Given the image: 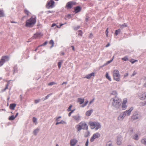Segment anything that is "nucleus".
<instances>
[{
	"instance_id": "1",
	"label": "nucleus",
	"mask_w": 146,
	"mask_h": 146,
	"mask_svg": "<svg viewBox=\"0 0 146 146\" xmlns=\"http://www.w3.org/2000/svg\"><path fill=\"white\" fill-rule=\"evenodd\" d=\"M110 102L112 106L116 109L118 110L121 108V100L120 98L115 96L111 98Z\"/></svg>"
},
{
	"instance_id": "2",
	"label": "nucleus",
	"mask_w": 146,
	"mask_h": 146,
	"mask_svg": "<svg viewBox=\"0 0 146 146\" xmlns=\"http://www.w3.org/2000/svg\"><path fill=\"white\" fill-rule=\"evenodd\" d=\"M133 109V107H131L129 110L122 112L118 116L117 119L119 121H123L126 116H129L131 115V112Z\"/></svg>"
},
{
	"instance_id": "3",
	"label": "nucleus",
	"mask_w": 146,
	"mask_h": 146,
	"mask_svg": "<svg viewBox=\"0 0 146 146\" xmlns=\"http://www.w3.org/2000/svg\"><path fill=\"white\" fill-rule=\"evenodd\" d=\"M36 22V18L35 16H33L29 19L27 20L26 21L25 26L29 27H33Z\"/></svg>"
},
{
	"instance_id": "4",
	"label": "nucleus",
	"mask_w": 146,
	"mask_h": 146,
	"mask_svg": "<svg viewBox=\"0 0 146 146\" xmlns=\"http://www.w3.org/2000/svg\"><path fill=\"white\" fill-rule=\"evenodd\" d=\"M76 127L78 131H80L82 129H87L88 126L84 122L82 121L76 126Z\"/></svg>"
},
{
	"instance_id": "5",
	"label": "nucleus",
	"mask_w": 146,
	"mask_h": 146,
	"mask_svg": "<svg viewBox=\"0 0 146 146\" xmlns=\"http://www.w3.org/2000/svg\"><path fill=\"white\" fill-rule=\"evenodd\" d=\"M113 79L115 80L117 82H119L120 81L121 75L117 70H113Z\"/></svg>"
},
{
	"instance_id": "6",
	"label": "nucleus",
	"mask_w": 146,
	"mask_h": 146,
	"mask_svg": "<svg viewBox=\"0 0 146 146\" xmlns=\"http://www.w3.org/2000/svg\"><path fill=\"white\" fill-rule=\"evenodd\" d=\"M102 125L100 123L97 122H92V129H95L96 130L98 129H101Z\"/></svg>"
},
{
	"instance_id": "7",
	"label": "nucleus",
	"mask_w": 146,
	"mask_h": 146,
	"mask_svg": "<svg viewBox=\"0 0 146 146\" xmlns=\"http://www.w3.org/2000/svg\"><path fill=\"white\" fill-rule=\"evenodd\" d=\"M141 117V113L135 111L131 116V119L133 120H138Z\"/></svg>"
},
{
	"instance_id": "8",
	"label": "nucleus",
	"mask_w": 146,
	"mask_h": 146,
	"mask_svg": "<svg viewBox=\"0 0 146 146\" xmlns=\"http://www.w3.org/2000/svg\"><path fill=\"white\" fill-rule=\"evenodd\" d=\"M138 96L141 100H145L146 99V92H143L138 93Z\"/></svg>"
},
{
	"instance_id": "9",
	"label": "nucleus",
	"mask_w": 146,
	"mask_h": 146,
	"mask_svg": "<svg viewBox=\"0 0 146 146\" xmlns=\"http://www.w3.org/2000/svg\"><path fill=\"white\" fill-rule=\"evenodd\" d=\"M9 58L8 56H2L0 60V67L3 66L5 61H7L9 60Z\"/></svg>"
},
{
	"instance_id": "10",
	"label": "nucleus",
	"mask_w": 146,
	"mask_h": 146,
	"mask_svg": "<svg viewBox=\"0 0 146 146\" xmlns=\"http://www.w3.org/2000/svg\"><path fill=\"white\" fill-rule=\"evenodd\" d=\"M54 2L52 0H50L48 2L46 5V7L48 8H52L54 6Z\"/></svg>"
},
{
	"instance_id": "11",
	"label": "nucleus",
	"mask_w": 146,
	"mask_h": 146,
	"mask_svg": "<svg viewBox=\"0 0 146 146\" xmlns=\"http://www.w3.org/2000/svg\"><path fill=\"white\" fill-rule=\"evenodd\" d=\"M43 35V34L41 33H37L34 35L33 37L34 39L38 38H40Z\"/></svg>"
},
{
	"instance_id": "12",
	"label": "nucleus",
	"mask_w": 146,
	"mask_h": 146,
	"mask_svg": "<svg viewBox=\"0 0 146 146\" xmlns=\"http://www.w3.org/2000/svg\"><path fill=\"white\" fill-rule=\"evenodd\" d=\"M78 141L75 139H71L70 141V146H74L77 143Z\"/></svg>"
},
{
	"instance_id": "13",
	"label": "nucleus",
	"mask_w": 146,
	"mask_h": 146,
	"mask_svg": "<svg viewBox=\"0 0 146 146\" xmlns=\"http://www.w3.org/2000/svg\"><path fill=\"white\" fill-rule=\"evenodd\" d=\"M100 136V133H96L93 135L92 137V142L93 141L94 139L99 138Z\"/></svg>"
},
{
	"instance_id": "14",
	"label": "nucleus",
	"mask_w": 146,
	"mask_h": 146,
	"mask_svg": "<svg viewBox=\"0 0 146 146\" xmlns=\"http://www.w3.org/2000/svg\"><path fill=\"white\" fill-rule=\"evenodd\" d=\"M122 139L121 137L120 136L117 137V144L118 145H120L121 144V141Z\"/></svg>"
},
{
	"instance_id": "15",
	"label": "nucleus",
	"mask_w": 146,
	"mask_h": 146,
	"mask_svg": "<svg viewBox=\"0 0 146 146\" xmlns=\"http://www.w3.org/2000/svg\"><path fill=\"white\" fill-rule=\"evenodd\" d=\"M61 117L60 116L58 117L57 119H56V121H58L56 124V125H57L58 124H64L65 123V122L63 121H61L60 122H58V121H59V119Z\"/></svg>"
},
{
	"instance_id": "16",
	"label": "nucleus",
	"mask_w": 146,
	"mask_h": 146,
	"mask_svg": "<svg viewBox=\"0 0 146 146\" xmlns=\"http://www.w3.org/2000/svg\"><path fill=\"white\" fill-rule=\"evenodd\" d=\"M16 104H12L10 105L9 108L10 109L13 110L15 109V108L16 107Z\"/></svg>"
},
{
	"instance_id": "17",
	"label": "nucleus",
	"mask_w": 146,
	"mask_h": 146,
	"mask_svg": "<svg viewBox=\"0 0 146 146\" xmlns=\"http://www.w3.org/2000/svg\"><path fill=\"white\" fill-rule=\"evenodd\" d=\"M81 9V8L80 7H77L74 8V11L76 13H78L80 11Z\"/></svg>"
},
{
	"instance_id": "18",
	"label": "nucleus",
	"mask_w": 146,
	"mask_h": 146,
	"mask_svg": "<svg viewBox=\"0 0 146 146\" xmlns=\"http://www.w3.org/2000/svg\"><path fill=\"white\" fill-rule=\"evenodd\" d=\"M141 143L146 146V138H144L142 139L141 140Z\"/></svg>"
},
{
	"instance_id": "19",
	"label": "nucleus",
	"mask_w": 146,
	"mask_h": 146,
	"mask_svg": "<svg viewBox=\"0 0 146 146\" xmlns=\"http://www.w3.org/2000/svg\"><path fill=\"white\" fill-rule=\"evenodd\" d=\"M133 139L135 140H138L139 139L138 135L137 134L134 135L132 137Z\"/></svg>"
},
{
	"instance_id": "20",
	"label": "nucleus",
	"mask_w": 146,
	"mask_h": 146,
	"mask_svg": "<svg viewBox=\"0 0 146 146\" xmlns=\"http://www.w3.org/2000/svg\"><path fill=\"white\" fill-rule=\"evenodd\" d=\"M84 99L79 98L78 99V102L80 104H82L84 102Z\"/></svg>"
},
{
	"instance_id": "21",
	"label": "nucleus",
	"mask_w": 146,
	"mask_h": 146,
	"mask_svg": "<svg viewBox=\"0 0 146 146\" xmlns=\"http://www.w3.org/2000/svg\"><path fill=\"white\" fill-rule=\"evenodd\" d=\"M74 119L77 121V122H78V121L80 120V117L78 116H75L73 117Z\"/></svg>"
},
{
	"instance_id": "22",
	"label": "nucleus",
	"mask_w": 146,
	"mask_h": 146,
	"mask_svg": "<svg viewBox=\"0 0 146 146\" xmlns=\"http://www.w3.org/2000/svg\"><path fill=\"white\" fill-rule=\"evenodd\" d=\"M107 79H108L110 81L111 80V78L110 76H109V74L108 72H106L105 75Z\"/></svg>"
},
{
	"instance_id": "23",
	"label": "nucleus",
	"mask_w": 146,
	"mask_h": 146,
	"mask_svg": "<svg viewBox=\"0 0 146 146\" xmlns=\"http://www.w3.org/2000/svg\"><path fill=\"white\" fill-rule=\"evenodd\" d=\"M72 4L70 2H68L66 5V6L68 8H72Z\"/></svg>"
},
{
	"instance_id": "24",
	"label": "nucleus",
	"mask_w": 146,
	"mask_h": 146,
	"mask_svg": "<svg viewBox=\"0 0 146 146\" xmlns=\"http://www.w3.org/2000/svg\"><path fill=\"white\" fill-rule=\"evenodd\" d=\"M112 144V141H110L107 143L106 146H113Z\"/></svg>"
},
{
	"instance_id": "25",
	"label": "nucleus",
	"mask_w": 146,
	"mask_h": 146,
	"mask_svg": "<svg viewBox=\"0 0 146 146\" xmlns=\"http://www.w3.org/2000/svg\"><path fill=\"white\" fill-rule=\"evenodd\" d=\"M91 114V110H90L86 111V115L87 116H90Z\"/></svg>"
},
{
	"instance_id": "26",
	"label": "nucleus",
	"mask_w": 146,
	"mask_h": 146,
	"mask_svg": "<svg viewBox=\"0 0 146 146\" xmlns=\"http://www.w3.org/2000/svg\"><path fill=\"white\" fill-rule=\"evenodd\" d=\"M121 108L123 110H125L127 107V106L126 105V104H121Z\"/></svg>"
},
{
	"instance_id": "27",
	"label": "nucleus",
	"mask_w": 146,
	"mask_h": 146,
	"mask_svg": "<svg viewBox=\"0 0 146 146\" xmlns=\"http://www.w3.org/2000/svg\"><path fill=\"white\" fill-rule=\"evenodd\" d=\"M111 94L115 96V97L117 96V93L116 91H112L111 93Z\"/></svg>"
},
{
	"instance_id": "28",
	"label": "nucleus",
	"mask_w": 146,
	"mask_h": 146,
	"mask_svg": "<svg viewBox=\"0 0 146 146\" xmlns=\"http://www.w3.org/2000/svg\"><path fill=\"white\" fill-rule=\"evenodd\" d=\"M140 106H142L146 105V100L143 102H140L139 104Z\"/></svg>"
},
{
	"instance_id": "29",
	"label": "nucleus",
	"mask_w": 146,
	"mask_h": 146,
	"mask_svg": "<svg viewBox=\"0 0 146 146\" xmlns=\"http://www.w3.org/2000/svg\"><path fill=\"white\" fill-rule=\"evenodd\" d=\"M15 118L14 115H12L9 117V120L10 121L13 120Z\"/></svg>"
},
{
	"instance_id": "30",
	"label": "nucleus",
	"mask_w": 146,
	"mask_h": 146,
	"mask_svg": "<svg viewBox=\"0 0 146 146\" xmlns=\"http://www.w3.org/2000/svg\"><path fill=\"white\" fill-rule=\"evenodd\" d=\"M9 84L8 83L7 84H6V86L5 88L4 89L2 90L1 91L2 92H4L6 90L8 89V87L9 86Z\"/></svg>"
},
{
	"instance_id": "31",
	"label": "nucleus",
	"mask_w": 146,
	"mask_h": 146,
	"mask_svg": "<svg viewBox=\"0 0 146 146\" xmlns=\"http://www.w3.org/2000/svg\"><path fill=\"white\" fill-rule=\"evenodd\" d=\"M49 43L50 44H51V45H52L50 48H52V47H53V46L54 44V42L53 40H51L50 41Z\"/></svg>"
},
{
	"instance_id": "32",
	"label": "nucleus",
	"mask_w": 146,
	"mask_h": 146,
	"mask_svg": "<svg viewBox=\"0 0 146 146\" xmlns=\"http://www.w3.org/2000/svg\"><path fill=\"white\" fill-rule=\"evenodd\" d=\"M121 59L123 61H126L128 60V58L127 56H125L122 58Z\"/></svg>"
},
{
	"instance_id": "33",
	"label": "nucleus",
	"mask_w": 146,
	"mask_h": 146,
	"mask_svg": "<svg viewBox=\"0 0 146 146\" xmlns=\"http://www.w3.org/2000/svg\"><path fill=\"white\" fill-rule=\"evenodd\" d=\"M52 94H48V95H47L45 97V98L44 99H42V100L43 101H44L48 99V98L51 96V95H52Z\"/></svg>"
},
{
	"instance_id": "34",
	"label": "nucleus",
	"mask_w": 146,
	"mask_h": 146,
	"mask_svg": "<svg viewBox=\"0 0 146 146\" xmlns=\"http://www.w3.org/2000/svg\"><path fill=\"white\" fill-rule=\"evenodd\" d=\"M127 26V25L126 23H124L122 25H120V27L121 29H123L125 27H126Z\"/></svg>"
},
{
	"instance_id": "35",
	"label": "nucleus",
	"mask_w": 146,
	"mask_h": 146,
	"mask_svg": "<svg viewBox=\"0 0 146 146\" xmlns=\"http://www.w3.org/2000/svg\"><path fill=\"white\" fill-rule=\"evenodd\" d=\"M4 16V14L2 10L0 9V17Z\"/></svg>"
},
{
	"instance_id": "36",
	"label": "nucleus",
	"mask_w": 146,
	"mask_h": 146,
	"mask_svg": "<svg viewBox=\"0 0 146 146\" xmlns=\"http://www.w3.org/2000/svg\"><path fill=\"white\" fill-rule=\"evenodd\" d=\"M127 99L126 98H124L123 99V102L122 103V104H126L127 103Z\"/></svg>"
},
{
	"instance_id": "37",
	"label": "nucleus",
	"mask_w": 146,
	"mask_h": 146,
	"mask_svg": "<svg viewBox=\"0 0 146 146\" xmlns=\"http://www.w3.org/2000/svg\"><path fill=\"white\" fill-rule=\"evenodd\" d=\"M121 30L120 29H118L117 30H116L115 32V34L116 35H117L118 33H119L120 32H121Z\"/></svg>"
},
{
	"instance_id": "38",
	"label": "nucleus",
	"mask_w": 146,
	"mask_h": 146,
	"mask_svg": "<svg viewBox=\"0 0 146 146\" xmlns=\"http://www.w3.org/2000/svg\"><path fill=\"white\" fill-rule=\"evenodd\" d=\"M39 131V129H36L33 132V134L35 135H36L37 134V133Z\"/></svg>"
},
{
	"instance_id": "39",
	"label": "nucleus",
	"mask_w": 146,
	"mask_h": 146,
	"mask_svg": "<svg viewBox=\"0 0 146 146\" xmlns=\"http://www.w3.org/2000/svg\"><path fill=\"white\" fill-rule=\"evenodd\" d=\"M78 35H80L81 36H82V32L81 30H79L78 31Z\"/></svg>"
},
{
	"instance_id": "40",
	"label": "nucleus",
	"mask_w": 146,
	"mask_h": 146,
	"mask_svg": "<svg viewBox=\"0 0 146 146\" xmlns=\"http://www.w3.org/2000/svg\"><path fill=\"white\" fill-rule=\"evenodd\" d=\"M56 83L54 82H50L49 83L48 85V86H51V85H54V84H56Z\"/></svg>"
},
{
	"instance_id": "41",
	"label": "nucleus",
	"mask_w": 146,
	"mask_h": 146,
	"mask_svg": "<svg viewBox=\"0 0 146 146\" xmlns=\"http://www.w3.org/2000/svg\"><path fill=\"white\" fill-rule=\"evenodd\" d=\"M24 13L27 15H28L29 13V11L27 9H25L24 10Z\"/></svg>"
},
{
	"instance_id": "42",
	"label": "nucleus",
	"mask_w": 146,
	"mask_h": 146,
	"mask_svg": "<svg viewBox=\"0 0 146 146\" xmlns=\"http://www.w3.org/2000/svg\"><path fill=\"white\" fill-rule=\"evenodd\" d=\"M112 61H113V59H112L111 60H110V61H108L107 62H106V63L104 64V65H106L108 64H109L111 62H112Z\"/></svg>"
},
{
	"instance_id": "43",
	"label": "nucleus",
	"mask_w": 146,
	"mask_h": 146,
	"mask_svg": "<svg viewBox=\"0 0 146 146\" xmlns=\"http://www.w3.org/2000/svg\"><path fill=\"white\" fill-rule=\"evenodd\" d=\"M47 43V41H45L44 43H43V44H42L41 45H39L38 46V47H39L40 46H44L46 45Z\"/></svg>"
},
{
	"instance_id": "44",
	"label": "nucleus",
	"mask_w": 146,
	"mask_h": 146,
	"mask_svg": "<svg viewBox=\"0 0 146 146\" xmlns=\"http://www.w3.org/2000/svg\"><path fill=\"white\" fill-rule=\"evenodd\" d=\"M106 36L108 37V28H107L106 31Z\"/></svg>"
},
{
	"instance_id": "45",
	"label": "nucleus",
	"mask_w": 146,
	"mask_h": 146,
	"mask_svg": "<svg viewBox=\"0 0 146 146\" xmlns=\"http://www.w3.org/2000/svg\"><path fill=\"white\" fill-rule=\"evenodd\" d=\"M91 77V74H89L86 77V78H87V79H89Z\"/></svg>"
},
{
	"instance_id": "46",
	"label": "nucleus",
	"mask_w": 146,
	"mask_h": 146,
	"mask_svg": "<svg viewBox=\"0 0 146 146\" xmlns=\"http://www.w3.org/2000/svg\"><path fill=\"white\" fill-rule=\"evenodd\" d=\"M130 62H131L132 64L134 63L135 62L137 61V60H133L132 59L130 61Z\"/></svg>"
},
{
	"instance_id": "47",
	"label": "nucleus",
	"mask_w": 146,
	"mask_h": 146,
	"mask_svg": "<svg viewBox=\"0 0 146 146\" xmlns=\"http://www.w3.org/2000/svg\"><path fill=\"white\" fill-rule=\"evenodd\" d=\"M33 121L34 123H35L37 121V119L35 118V117H33Z\"/></svg>"
},
{
	"instance_id": "48",
	"label": "nucleus",
	"mask_w": 146,
	"mask_h": 146,
	"mask_svg": "<svg viewBox=\"0 0 146 146\" xmlns=\"http://www.w3.org/2000/svg\"><path fill=\"white\" fill-rule=\"evenodd\" d=\"M88 103V101H86L85 102L84 104V105H82V107H84V106H85Z\"/></svg>"
},
{
	"instance_id": "49",
	"label": "nucleus",
	"mask_w": 146,
	"mask_h": 146,
	"mask_svg": "<svg viewBox=\"0 0 146 146\" xmlns=\"http://www.w3.org/2000/svg\"><path fill=\"white\" fill-rule=\"evenodd\" d=\"M136 74H137V73L135 71H134V72H133L132 74L131 75V77L133 76H135V75H136Z\"/></svg>"
},
{
	"instance_id": "50",
	"label": "nucleus",
	"mask_w": 146,
	"mask_h": 146,
	"mask_svg": "<svg viewBox=\"0 0 146 146\" xmlns=\"http://www.w3.org/2000/svg\"><path fill=\"white\" fill-rule=\"evenodd\" d=\"M40 101V99L35 100V104H37Z\"/></svg>"
},
{
	"instance_id": "51",
	"label": "nucleus",
	"mask_w": 146,
	"mask_h": 146,
	"mask_svg": "<svg viewBox=\"0 0 146 146\" xmlns=\"http://www.w3.org/2000/svg\"><path fill=\"white\" fill-rule=\"evenodd\" d=\"M72 105H70L69 107L68 108V110H67L68 111H71V108H72Z\"/></svg>"
},
{
	"instance_id": "52",
	"label": "nucleus",
	"mask_w": 146,
	"mask_h": 146,
	"mask_svg": "<svg viewBox=\"0 0 146 146\" xmlns=\"http://www.w3.org/2000/svg\"><path fill=\"white\" fill-rule=\"evenodd\" d=\"M128 74H129L128 73H125L124 75V78H125L126 77H127L128 75Z\"/></svg>"
},
{
	"instance_id": "53",
	"label": "nucleus",
	"mask_w": 146,
	"mask_h": 146,
	"mask_svg": "<svg viewBox=\"0 0 146 146\" xmlns=\"http://www.w3.org/2000/svg\"><path fill=\"white\" fill-rule=\"evenodd\" d=\"M58 66L59 68H60L61 67V63L60 62H59L58 64Z\"/></svg>"
},
{
	"instance_id": "54",
	"label": "nucleus",
	"mask_w": 146,
	"mask_h": 146,
	"mask_svg": "<svg viewBox=\"0 0 146 146\" xmlns=\"http://www.w3.org/2000/svg\"><path fill=\"white\" fill-rule=\"evenodd\" d=\"M88 140H87L85 144L86 146H88Z\"/></svg>"
},
{
	"instance_id": "55",
	"label": "nucleus",
	"mask_w": 146,
	"mask_h": 146,
	"mask_svg": "<svg viewBox=\"0 0 146 146\" xmlns=\"http://www.w3.org/2000/svg\"><path fill=\"white\" fill-rule=\"evenodd\" d=\"M56 24H55V23H53L52 24V26H51V27H54V26H56Z\"/></svg>"
},
{
	"instance_id": "56",
	"label": "nucleus",
	"mask_w": 146,
	"mask_h": 146,
	"mask_svg": "<svg viewBox=\"0 0 146 146\" xmlns=\"http://www.w3.org/2000/svg\"><path fill=\"white\" fill-rule=\"evenodd\" d=\"M54 12L53 11H47V13H53Z\"/></svg>"
},
{
	"instance_id": "57",
	"label": "nucleus",
	"mask_w": 146,
	"mask_h": 146,
	"mask_svg": "<svg viewBox=\"0 0 146 146\" xmlns=\"http://www.w3.org/2000/svg\"><path fill=\"white\" fill-rule=\"evenodd\" d=\"M110 46V44L109 43H108L107 44L106 46V47H107Z\"/></svg>"
},
{
	"instance_id": "58",
	"label": "nucleus",
	"mask_w": 146,
	"mask_h": 146,
	"mask_svg": "<svg viewBox=\"0 0 146 146\" xmlns=\"http://www.w3.org/2000/svg\"><path fill=\"white\" fill-rule=\"evenodd\" d=\"M143 86L144 87L146 88V82L144 84Z\"/></svg>"
},
{
	"instance_id": "59",
	"label": "nucleus",
	"mask_w": 146,
	"mask_h": 146,
	"mask_svg": "<svg viewBox=\"0 0 146 146\" xmlns=\"http://www.w3.org/2000/svg\"><path fill=\"white\" fill-rule=\"evenodd\" d=\"M60 54L62 55H64V52H61L60 53Z\"/></svg>"
},
{
	"instance_id": "60",
	"label": "nucleus",
	"mask_w": 146,
	"mask_h": 146,
	"mask_svg": "<svg viewBox=\"0 0 146 146\" xmlns=\"http://www.w3.org/2000/svg\"><path fill=\"white\" fill-rule=\"evenodd\" d=\"M18 113H17L15 116V118H16L18 116Z\"/></svg>"
},
{
	"instance_id": "61",
	"label": "nucleus",
	"mask_w": 146,
	"mask_h": 146,
	"mask_svg": "<svg viewBox=\"0 0 146 146\" xmlns=\"http://www.w3.org/2000/svg\"><path fill=\"white\" fill-rule=\"evenodd\" d=\"M95 76L94 73H92V76Z\"/></svg>"
},
{
	"instance_id": "62",
	"label": "nucleus",
	"mask_w": 146,
	"mask_h": 146,
	"mask_svg": "<svg viewBox=\"0 0 146 146\" xmlns=\"http://www.w3.org/2000/svg\"><path fill=\"white\" fill-rule=\"evenodd\" d=\"M72 50H73L74 51V47L73 46H72Z\"/></svg>"
},
{
	"instance_id": "63",
	"label": "nucleus",
	"mask_w": 146,
	"mask_h": 146,
	"mask_svg": "<svg viewBox=\"0 0 146 146\" xmlns=\"http://www.w3.org/2000/svg\"><path fill=\"white\" fill-rule=\"evenodd\" d=\"M71 113L70 112L68 113V116H70L71 115Z\"/></svg>"
},
{
	"instance_id": "64",
	"label": "nucleus",
	"mask_w": 146,
	"mask_h": 146,
	"mask_svg": "<svg viewBox=\"0 0 146 146\" xmlns=\"http://www.w3.org/2000/svg\"><path fill=\"white\" fill-rule=\"evenodd\" d=\"M67 84V82H63L62 84V85H63L64 84Z\"/></svg>"
}]
</instances>
